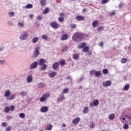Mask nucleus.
Listing matches in <instances>:
<instances>
[{"instance_id": "2eb2a0df", "label": "nucleus", "mask_w": 131, "mask_h": 131, "mask_svg": "<svg viewBox=\"0 0 131 131\" xmlns=\"http://www.w3.org/2000/svg\"><path fill=\"white\" fill-rule=\"evenodd\" d=\"M16 98V95H13L10 96L9 97L6 98V100L7 101H12V100H14Z\"/></svg>"}, {"instance_id": "774afa93", "label": "nucleus", "mask_w": 131, "mask_h": 131, "mask_svg": "<svg viewBox=\"0 0 131 131\" xmlns=\"http://www.w3.org/2000/svg\"><path fill=\"white\" fill-rule=\"evenodd\" d=\"M115 15V12H112L111 13H110L111 16H114Z\"/></svg>"}, {"instance_id": "2f4dec72", "label": "nucleus", "mask_w": 131, "mask_h": 131, "mask_svg": "<svg viewBox=\"0 0 131 131\" xmlns=\"http://www.w3.org/2000/svg\"><path fill=\"white\" fill-rule=\"evenodd\" d=\"M17 25L18 27H21V28H23V27H24V23L18 22Z\"/></svg>"}, {"instance_id": "c03bdc74", "label": "nucleus", "mask_w": 131, "mask_h": 131, "mask_svg": "<svg viewBox=\"0 0 131 131\" xmlns=\"http://www.w3.org/2000/svg\"><path fill=\"white\" fill-rule=\"evenodd\" d=\"M2 126L3 127H6V126H8V124L6 122H3V123H2Z\"/></svg>"}, {"instance_id": "e433bc0d", "label": "nucleus", "mask_w": 131, "mask_h": 131, "mask_svg": "<svg viewBox=\"0 0 131 131\" xmlns=\"http://www.w3.org/2000/svg\"><path fill=\"white\" fill-rule=\"evenodd\" d=\"M49 8H46L43 12V14H48V13H49Z\"/></svg>"}, {"instance_id": "cd10ccee", "label": "nucleus", "mask_w": 131, "mask_h": 131, "mask_svg": "<svg viewBox=\"0 0 131 131\" xmlns=\"http://www.w3.org/2000/svg\"><path fill=\"white\" fill-rule=\"evenodd\" d=\"M68 38L67 34L63 35L61 38V40H66Z\"/></svg>"}, {"instance_id": "20e7f679", "label": "nucleus", "mask_w": 131, "mask_h": 131, "mask_svg": "<svg viewBox=\"0 0 131 131\" xmlns=\"http://www.w3.org/2000/svg\"><path fill=\"white\" fill-rule=\"evenodd\" d=\"M125 119H126V122L127 124H131V117L130 116L127 115L125 116V118L122 117L121 118V120H122V121H123V122H124V121H125Z\"/></svg>"}, {"instance_id": "39448f33", "label": "nucleus", "mask_w": 131, "mask_h": 131, "mask_svg": "<svg viewBox=\"0 0 131 131\" xmlns=\"http://www.w3.org/2000/svg\"><path fill=\"white\" fill-rule=\"evenodd\" d=\"M34 58H37L39 56V47L35 48V51L33 53Z\"/></svg>"}, {"instance_id": "6ab92c4d", "label": "nucleus", "mask_w": 131, "mask_h": 131, "mask_svg": "<svg viewBox=\"0 0 131 131\" xmlns=\"http://www.w3.org/2000/svg\"><path fill=\"white\" fill-rule=\"evenodd\" d=\"M130 86L129 85V84H126L123 88V91H128V90H129Z\"/></svg>"}, {"instance_id": "c9c22d12", "label": "nucleus", "mask_w": 131, "mask_h": 131, "mask_svg": "<svg viewBox=\"0 0 131 131\" xmlns=\"http://www.w3.org/2000/svg\"><path fill=\"white\" fill-rule=\"evenodd\" d=\"M8 15L9 17H14L15 16V13L13 12H9Z\"/></svg>"}, {"instance_id": "79ce46f5", "label": "nucleus", "mask_w": 131, "mask_h": 131, "mask_svg": "<svg viewBox=\"0 0 131 131\" xmlns=\"http://www.w3.org/2000/svg\"><path fill=\"white\" fill-rule=\"evenodd\" d=\"M19 117H20V118H24V117H25V114L23 113H20Z\"/></svg>"}, {"instance_id": "6e6d98bb", "label": "nucleus", "mask_w": 131, "mask_h": 131, "mask_svg": "<svg viewBox=\"0 0 131 131\" xmlns=\"http://www.w3.org/2000/svg\"><path fill=\"white\" fill-rule=\"evenodd\" d=\"M90 128H94L95 127V124L94 123H92L91 125H90Z\"/></svg>"}, {"instance_id": "37998d69", "label": "nucleus", "mask_w": 131, "mask_h": 131, "mask_svg": "<svg viewBox=\"0 0 131 131\" xmlns=\"http://www.w3.org/2000/svg\"><path fill=\"white\" fill-rule=\"evenodd\" d=\"M103 72L104 74H108V69H104L103 70Z\"/></svg>"}, {"instance_id": "13d9d810", "label": "nucleus", "mask_w": 131, "mask_h": 131, "mask_svg": "<svg viewBox=\"0 0 131 131\" xmlns=\"http://www.w3.org/2000/svg\"><path fill=\"white\" fill-rule=\"evenodd\" d=\"M71 27L72 28H76V24H72Z\"/></svg>"}, {"instance_id": "8fccbe9b", "label": "nucleus", "mask_w": 131, "mask_h": 131, "mask_svg": "<svg viewBox=\"0 0 131 131\" xmlns=\"http://www.w3.org/2000/svg\"><path fill=\"white\" fill-rule=\"evenodd\" d=\"M109 2V0H102V4H107V3Z\"/></svg>"}, {"instance_id": "393cba45", "label": "nucleus", "mask_w": 131, "mask_h": 131, "mask_svg": "<svg viewBox=\"0 0 131 131\" xmlns=\"http://www.w3.org/2000/svg\"><path fill=\"white\" fill-rule=\"evenodd\" d=\"M89 50L90 48L89 47V46H86L83 48L82 51L84 53H86V52H89Z\"/></svg>"}, {"instance_id": "f03ea898", "label": "nucleus", "mask_w": 131, "mask_h": 131, "mask_svg": "<svg viewBox=\"0 0 131 131\" xmlns=\"http://www.w3.org/2000/svg\"><path fill=\"white\" fill-rule=\"evenodd\" d=\"M45 63H46V61L43 58H41L39 59L38 65H39V66H42L40 69V70L41 71H45V70L47 69V67H48V66L45 64Z\"/></svg>"}, {"instance_id": "9b49d317", "label": "nucleus", "mask_w": 131, "mask_h": 131, "mask_svg": "<svg viewBox=\"0 0 131 131\" xmlns=\"http://www.w3.org/2000/svg\"><path fill=\"white\" fill-rule=\"evenodd\" d=\"M80 121V118H77L72 120L73 124H78L79 122Z\"/></svg>"}, {"instance_id": "aec40b11", "label": "nucleus", "mask_w": 131, "mask_h": 131, "mask_svg": "<svg viewBox=\"0 0 131 131\" xmlns=\"http://www.w3.org/2000/svg\"><path fill=\"white\" fill-rule=\"evenodd\" d=\"M58 67H59V63L58 62L54 63L52 66V68L53 69H57Z\"/></svg>"}, {"instance_id": "5fc2aeb1", "label": "nucleus", "mask_w": 131, "mask_h": 131, "mask_svg": "<svg viewBox=\"0 0 131 131\" xmlns=\"http://www.w3.org/2000/svg\"><path fill=\"white\" fill-rule=\"evenodd\" d=\"M5 63V60H0V65H4Z\"/></svg>"}, {"instance_id": "58836bf2", "label": "nucleus", "mask_w": 131, "mask_h": 131, "mask_svg": "<svg viewBox=\"0 0 131 131\" xmlns=\"http://www.w3.org/2000/svg\"><path fill=\"white\" fill-rule=\"evenodd\" d=\"M9 111H10V107H6L5 108L4 112H5L6 113H8V112H9Z\"/></svg>"}, {"instance_id": "f3484780", "label": "nucleus", "mask_w": 131, "mask_h": 131, "mask_svg": "<svg viewBox=\"0 0 131 131\" xmlns=\"http://www.w3.org/2000/svg\"><path fill=\"white\" fill-rule=\"evenodd\" d=\"M56 75H57V73H56V72H52L51 73H50L49 74V77H51V78L54 77V76H56Z\"/></svg>"}, {"instance_id": "9d476101", "label": "nucleus", "mask_w": 131, "mask_h": 131, "mask_svg": "<svg viewBox=\"0 0 131 131\" xmlns=\"http://www.w3.org/2000/svg\"><path fill=\"white\" fill-rule=\"evenodd\" d=\"M33 78H32V75H29L27 77V82L28 83H31L32 82Z\"/></svg>"}, {"instance_id": "f704fd0d", "label": "nucleus", "mask_w": 131, "mask_h": 131, "mask_svg": "<svg viewBox=\"0 0 131 131\" xmlns=\"http://www.w3.org/2000/svg\"><path fill=\"white\" fill-rule=\"evenodd\" d=\"M42 15H38L37 17V20H38V21H42Z\"/></svg>"}, {"instance_id": "b1692460", "label": "nucleus", "mask_w": 131, "mask_h": 131, "mask_svg": "<svg viewBox=\"0 0 131 131\" xmlns=\"http://www.w3.org/2000/svg\"><path fill=\"white\" fill-rule=\"evenodd\" d=\"M96 77H100L101 76V71H96L95 72Z\"/></svg>"}, {"instance_id": "c756f323", "label": "nucleus", "mask_w": 131, "mask_h": 131, "mask_svg": "<svg viewBox=\"0 0 131 131\" xmlns=\"http://www.w3.org/2000/svg\"><path fill=\"white\" fill-rule=\"evenodd\" d=\"M33 5L31 4H27L26 6H25V8L26 9H31L32 8H33Z\"/></svg>"}, {"instance_id": "69168bd1", "label": "nucleus", "mask_w": 131, "mask_h": 131, "mask_svg": "<svg viewBox=\"0 0 131 131\" xmlns=\"http://www.w3.org/2000/svg\"><path fill=\"white\" fill-rule=\"evenodd\" d=\"M90 106L91 108H93L94 107V103H90Z\"/></svg>"}, {"instance_id": "864d4df0", "label": "nucleus", "mask_w": 131, "mask_h": 131, "mask_svg": "<svg viewBox=\"0 0 131 131\" xmlns=\"http://www.w3.org/2000/svg\"><path fill=\"white\" fill-rule=\"evenodd\" d=\"M123 128L124 129H128V125L125 124L124 126H123Z\"/></svg>"}, {"instance_id": "0eeeda50", "label": "nucleus", "mask_w": 131, "mask_h": 131, "mask_svg": "<svg viewBox=\"0 0 131 131\" xmlns=\"http://www.w3.org/2000/svg\"><path fill=\"white\" fill-rule=\"evenodd\" d=\"M50 25L51 26V27H52V28H54V29H57L59 26V25L56 21L50 23Z\"/></svg>"}, {"instance_id": "f257e3e1", "label": "nucleus", "mask_w": 131, "mask_h": 131, "mask_svg": "<svg viewBox=\"0 0 131 131\" xmlns=\"http://www.w3.org/2000/svg\"><path fill=\"white\" fill-rule=\"evenodd\" d=\"M83 38V34L81 33H75L72 38L73 40L79 42Z\"/></svg>"}, {"instance_id": "4468645a", "label": "nucleus", "mask_w": 131, "mask_h": 131, "mask_svg": "<svg viewBox=\"0 0 131 131\" xmlns=\"http://www.w3.org/2000/svg\"><path fill=\"white\" fill-rule=\"evenodd\" d=\"M65 98V96L64 94L61 93L59 96V97L57 98V101H62V100H64Z\"/></svg>"}, {"instance_id": "7c9ffc66", "label": "nucleus", "mask_w": 131, "mask_h": 131, "mask_svg": "<svg viewBox=\"0 0 131 131\" xmlns=\"http://www.w3.org/2000/svg\"><path fill=\"white\" fill-rule=\"evenodd\" d=\"M53 128V126L52 125H47L46 130H52V129Z\"/></svg>"}, {"instance_id": "3c124183", "label": "nucleus", "mask_w": 131, "mask_h": 131, "mask_svg": "<svg viewBox=\"0 0 131 131\" xmlns=\"http://www.w3.org/2000/svg\"><path fill=\"white\" fill-rule=\"evenodd\" d=\"M67 50H68V47L64 46L62 50V52H66V51H67Z\"/></svg>"}, {"instance_id": "338daca9", "label": "nucleus", "mask_w": 131, "mask_h": 131, "mask_svg": "<svg viewBox=\"0 0 131 131\" xmlns=\"http://www.w3.org/2000/svg\"><path fill=\"white\" fill-rule=\"evenodd\" d=\"M123 6V4L122 3H121L119 5V8H121Z\"/></svg>"}, {"instance_id": "473e14b6", "label": "nucleus", "mask_w": 131, "mask_h": 131, "mask_svg": "<svg viewBox=\"0 0 131 131\" xmlns=\"http://www.w3.org/2000/svg\"><path fill=\"white\" fill-rule=\"evenodd\" d=\"M40 3L42 7H43V6H46V4H47L46 2V1H45V0H41Z\"/></svg>"}, {"instance_id": "6e6552de", "label": "nucleus", "mask_w": 131, "mask_h": 131, "mask_svg": "<svg viewBox=\"0 0 131 131\" xmlns=\"http://www.w3.org/2000/svg\"><path fill=\"white\" fill-rule=\"evenodd\" d=\"M38 66V62H33L30 66V69H35V68H36Z\"/></svg>"}, {"instance_id": "dca6fc26", "label": "nucleus", "mask_w": 131, "mask_h": 131, "mask_svg": "<svg viewBox=\"0 0 131 131\" xmlns=\"http://www.w3.org/2000/svg\"><path fill=\"white\" fill-rule=\"evenodd\" d=\"M48 110H49V108L48 107V106H43L40 109L41 112H43V113L47 112Z\"/></svg>"}, {"instance_id": "0e129e2a", "label": "nucleus", "mask_w": 131, "mask_h": 131, "mask_svg": "<svg viewBox=\"0 0 131 131\" xmlns=\"http://www.w3.org/2000/svg\"><path fill=\"white\" fill-rule=\"evenodd\" d=\"M99 46L100 47H103V46H104V42H100Z\"/></svg>"}, {"instance_id": "412c9836", "label": "nucleus", "mask_w": 131, "mask_h": 131, "mask_svg": "<svg viewBox=\"0 0 131 131\" xmlns=\"http://www.w3.org/2000/svg\"><path fill=\"white\" fill-rule=\"evenodd\" d=\"M114 117H115V115L114 114L112 113L108 116V119L110 120H113L114 119Z\"/></svg>"}, {"instance_id": "680f3d73", "label": "nucleus", "mask_w": 131, "mask_h": 131, "mask_svg": "<svg viewBox=\"0 0 131 131\" xmlns=\"http://www.w3.org/2000/svg\"><path fill=\"white\" fill-rule=\"evenodd\" d=\"M83 80H84V77H81L79 79V82H82V81H83Z\"/></svg>"}, {"instance_id": "ddd939ff", "label": "nucleus", "mask_w": 131, "mask_h": 131, "mask_svg": "<svg viewBox=\"0 0 131 131\" xmlns=\"http://www.w3.org/2000/svg\"><path fill=\"white\" fill-rule=\"evenodd\" d=\"M85 19V17L80 15H79L76 17V19L77 21H84Z\"/></svg>"}, {"instance_id": "a211bd4d", "label": "nucleus", "mask_w": 131, "mask_h": 131, "mask_svg": "<svg viewBox=\"0 0 131 131\" xmlns=\"http://www.w3.org/2000/svg\"><path fill=\"white\" fill-rule=\"evenodd\" d=\"M85 46H86V43H85V42L81 43L78 45V48H79L80 49H82V48H84Z\"/></svg>"}, {"instance_id": "5701e85b", "label": "nucleus", "mask_w": 131, "mask_h": 131, "mask_svg": "<svg viewBox=\"0 0 131 131\" xmlns=\"http://www.w3.org/2000/svg\"><path fill=\"white\" fill-rule=\"evenodd\" d=\"M98 24H99V21L98 20L94 21L92 23V26L93 27H97Z\"/></svg>"}, {"instance_id": "4c0bfd02", "label": "nucleus", "mask_w": 131, "mask_h": 131, "mask_svg": "<svg viewBox=\"0 0 131 131\" xmlns=\"http://www.w3.org/2000/svg\"><path fill=\"white\" fill-rule=\"evenodd\" d=\"M42 38L44 40H48V36H47L46 35H42Z\"/></svg>"}, {"instance_id": "09e8293b", "label": "nucleus", "mask_w": 131, "mask_h": 131, "mask_svg": "<svg viewBox=\"0 0 131 131\" xmlns=\"http://www.w3.org/2000/svg\"><path fill=\"white\" fill-rule=\"evenodd\" d=\"M11 129H12V127L9 126L5 129V131H11Z\"/></svg>"}, {"instance_id": "de8ad7c7", "label": "nucleus", "mask_w": 131, "mask_h": 131, "mask_svg": "<svg viewBox=\"0 0 131 131\" xmlns=\"http://www.w3.org/2000/svg\"><path fill=\"white\" fill-rule=\"evenodd\" d=\"M7 24H8V25H9V26H11V25H13V21H12L11 20H9L7 22Z\"/></svg>"}, {"instance_id": "bb28decb", "label": "nucleus", "mask_w": 131, "mask_h": 131, "mask_svg": "<svg viewBox=\"0 0 131 131\" xmlns=\"http://www.w3.org/2000/svg\"><path fill=\"white\" fill-rule=\"evenodd\" d=\"M37 41H38V38L36 37L33 38V39L32 40V42H33V43H36V42H37Z\"/></svg>"}, {"instance_id": "72a5a7b5", "label": "nucleus", "mask_w": 131, "mask_h": 131, "mask_svg": "<svg viewBox=\"0 0 131 131\" xmlns=\"http://www.w3.org/2000/svg\"><path fill=\"white\" fill-rule=\"evenodd\" d=\"M59 63L61 65V66H64L66 64V62H65V60H62L60 61Z\"/></svg>"}, {"instance_id": "f8f14e48", "label": "nucleus", "mask_w": 131, "mask_h": 131, "mask_svg": "<svg viewBox=\"0 0 131 131\" xmlns=\"http://www.w3.org/2000/svg\"><path fill=\"white\" fill-rule=\"evenodd\" d=\"M103 86H105V88L110 86V85H111V81H106L103 82Z\"/></svg>"}, {"instance_id": "a18cd8bd", "label": "nucleus", "mask_w": 131, "mask_h": 131, "mask_svg": "<svg viewBox=\"0 0 131 131\" xmlns=\"http://www.w3.org/2000/svg\"><path fill=\"white\" fill-rule=\"evenodd\" d=\"M58 21H59V22H64V18L62 17H59L58 18Z\"/></svg>"}, {"instance_id": "e2e57ef3", "label": "nucleus", "mask_w": 131, "mask_h": 131, "mask_svg": "<svg viewBox=\"0 0 131 131\" xmlns=\"http://www.w3.org/2000/svg\"><path fill=\"white\" fill-rule=\"evenodd\" d=\"M95 73V70H92L90 71V75H93Z\"/></svg>"}, {"instance_id": "052dcab7", "label": "nucleus", "mask_w": 131, "mask_h": 131, "mask_svg": "<svg viewBox=\"0 0 131 131\" xmlns=\"http://www.w3.org/2000/svg\"><path fill=\"white\" fill-rule=\"evenodd\" d=\"M68 92V88H66L63 91V94H66Z\"/></svg>"}, {"instance_id": "423d86ee", "label": "nucleus", "mask_w": 131, "mask_h": 131, "mask_svg": "<svg viewBox=\"0 0 131 131\" xmlns=\"http://www.w3.org/2000/svg\"><path fill=\"white\" fill-rule=\"evenodd\" d=\"M50 97V94L46 93L43 94V96L40 98V102L41 103H43V102H46V100L48 99V98Z\"/></svg>"}, {"instance_id": "603ef678", "label": "nucleus", "mask_w": 131, "mask_h": 131, "mask_svg": "<svg viewBox=\"0 0 131 131\" xmlns=\"http://www.w3.org/2000/svg\"><path fill=\"white\" fill-rule=\"evenodd\" d=\"M98 30H99V31H101V30H103V29H104V27L103 26H101L99 27V28H98Z\"/></svg>"}, {"instance_id": "ea45409f", "label": "nucleus", "mask_w": 131, "mask_h": 131, "mask_svg": "<svg viewBox=\"0 0 131 131\" xmlns=\"http://www.w3.org/2000/svg\"><path fill=\"white\" fill-rule=\"evenodd\" d=\"M88 111H89V107H86L83 110V113H88Z\"/></svg>"}, {"instance_id": "a19ab883", "label": "nucleus", "mask_w": 131, "mask_h": 131, "mask_svg": "<svg viewBox=\"0 0 131 131\" xmlns=\"http://www.w3.org/2000/svg\"><path fill=\"white\" fill-rule=\"evenodd\" d=\"M126 61H127L126 58H122L121 62L122 63V64H125V63H126Z\"/></svg>"}, {"instance_id": "1a4fd4ad", "label": "nucleus", "mask_w": 131, "mask_h": 131, "mask_svg": "<svg viewBox=\"0 0 131 131\" xmlns=\"http://www.w3.org/2000/svg\"><path fill=\"white\" fill-rule=\"evenodd\" d=\"M11 96V91L10 90H7L4 93V97L5 98H9Z\"/></svg>"}, {"instance_id": "4be33fe9", "label": "nucleus", "mask_w": 131, "mask_h": 131, "mask_svg": "<svg viewBox=\"0 0 131 131\" xmlns=\"http://www.w3.org/2000/svg\"><path fill=\"white\" fill-rule=\"evenodd\" d=\"M38 88H45L46 86V83L45 82H41L38 84Z\"/></svg>"}, {"instance_id": "bf43d9fd", "label": "nucleus", "mask_w": 131, "mask_h": 131, "mask_svg": "<svg viewBox=\"0 0 131 131\" xmlns=\"http://www.w3.org/2000/svg\"><path fill=\"white\" fill-rule=\"evenodd\" d=\"M15 109V106H14V105H11L10 107V110H11V111H14Z\"/></svg>"}, {"instance_id": "49530a36", "label": "nucleus", "mask_w": 131, "mask_h": 131, "mask_svg": "<svg viewBox=\"0 0 131 131\" xmlns=\"http://www.w3.org/2000/svg\"><path fill=\"white\" fill-rule=\"evenodd\" d=\"M26 95H27V93H26L25 92H21V95L22 96V97H25V96H26Z\"/></svg>"}, {"instance_id": "4d7b16f0", "label": "nucleus", "mask_w": 131, "mask_h": 131, "mask_svg": "<svg viewBox=\"0 0 131 131\" xmlns=\"http://www.w3.org/2000/svg\"><path fill=\"white\" fill-rule=\"evenodd\" d=\"M12 118H13V117H12V116H8L7 117V120H11V119H12Z\"/></svg>"}, {"instance_id": "7ed1b4c3", "label": "nucleus", "mask_w": 131, "mask_h": 131, "mask_svg": "<svg viewBox=\"0 0 131 131\" xmlns=\"http://www.w3.org/2000/svg\"><path fill=\"white\" fill-rule=\"evenodd\" d=\"M28 37V33L26 32H23L19 37V39L21 40V41H24V40H26L27 38Z\"/></svg>"}, {"instance_id": "c85d7f7f", "label": "nucleus", "mask_w": 131, "mask_h": 131, "mask_svg": "<svg viewBox=\"0 0 131 131\" xmlns=\"http://www.w3.org/2000/svg\"><path fill=\"white\" fill-rule=\"evenodd\" d=\"M78 58H79V55H78V54H75L73 56V58L74 59V60H77Z\"/></svg>"}, {"instance_id": "a878e982", "label": "nucleus", "mask_w": 131, "mask_h": 131, "mask_svg": "<svg viewBox=\"0 0 131 131\" xmlns=\"http://www.w3.org/2000/svg\"><path fill=\"white\" fill-rule=\"evenodd\" d=\"M93 103L94 106L97 107V106H99V100H95Z\"/></svg>"}]
</instances>
